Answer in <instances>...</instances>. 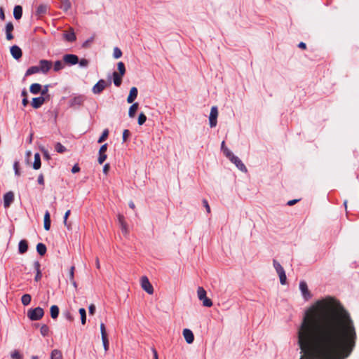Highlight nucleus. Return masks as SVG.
I'll return each instance as SVG.
<instances>
[{
	"instance_id": "obj_31",
	"label": "nucleus",
	"mask_w": 359,
	"mask_h": 359,
	"mask_svg": "<svg viewBox=\"0 0 359 359\" xmlns=\"http://www.w3.org/2000/svg\"><path fill=\"white\" fill-rule=\"evenodd\" d=\"M137 109H138V103H137V102L133 103L129 108V111H128L129 117H130V118L134 117Z\"/></svg>"
},
{
	"instance_id": "obj_33",
	"label": "nucleus",
	"mask_w": 359,
	"mask_h": 359,
	"mask_svg": "<svg viewBox=\"0 0 359 359\" xmlns=\"http://www.w3.org/2000/svg\"><path fill=\"white\" fill-rule=\"evenodd\" d=\"M31 300H32V297L29 294H25L22 296L21 302L24 306L29 305L31 302Z\"/></svg>"
},
{
	"instance_id": "obj_62",
	"label": "nucleus",
	"mask_w": 359,
	"mask_h": 359,
	"mask_svg": "<svg viewBox=\"0 0 359 359\" xmlns=\"http://www.w3.org/2000/svg\"><path fill=\"white\" fill-rule=\"evenodd\" d=\"M74 266H72L69 271V279L70 280H73L74 279Z\"/></svg>"
},
{
	"instance_id": "obj_14",
	"label": "nucleus",
	"mask_w": 359,
	"mask_h": 359,
	"mask_svg": "<svg viewBox=\"0 0 359 359\" xmlns=\"http://www.w3.org/2000/svg\"><path fill=\"white\" fill-rule=\"evenodd\" d=\"M45 100H46V97L43 96H39L37 97H34L32 99V106L34 109H39L43 104V103L45 102Z\"/></svg>"
},
{
	"instance_id": "obj_10",
	"label": "nucleus",
	"mask_w": 359,
	"mask_h": 359,
	"mask_svg": "<svg viewBox=\"0 0 359 359\" xmlns=\"http://www.w3.org/2000/svg\"><path fill=\"white\" fill-rule=\"evenodd\" d=\"M230 161L233 163L241 171L246 172L248 171L245 165L242 161L234 154L229 158Z\"/></svg>"
},
{
	"instance_id": "obj_58",
	"label": "nucleus",
	"mask_w": 359,
	"mask_h": 359,
	"mask_svg": "<svg viewBox=\"0 0 359 359\" xmlns=\"http://www.w3.org/2000/svg\"><path fill=\"white\" fill-rule=\"evenodd\" d=\"M94 40V37L91 36L83 43V47H87L89 43H92Z\"/></svg>"
},
{
	"instance_id": "obj_7",
	"label": "nucleus",
	"mask_w": 359,
	"mask_h": 359,
	"mask_svg": "<svg viewBox=\"0 0 359 359\" xmlns=\"http://www.w3.org/2000/svg\"><path fill=\"white\" fill-rule=\"evenodd\" d=\"M217 116H218L217 107L215 106L212 107L210 113V116H209V123H210V126L211 128H214L217 126Z\"/></svg>"
},
{
	"instance_id": "obj_34",
	"label": "nucleus",
	"mask_w": 359,
	"mask_h": 359,
	"mask_svg": "<svg viewBox=\"0 0 359 359\" xmlns=\"http://www.w3.org/2000/svg\"><path fill=\"white\" fill-rule=\"evenodd\" d=\"M62 353L59 350L54 349L53 351H52L51 354H50V359H62Z\"/></svg>"
},
{
	"instance_id": "obj_23",
	"label": "nucleus",
	"mask_w": 359,
	"mask_h": 359,
	"mask_svg": "<svg viewBox=\"0 0 359 359\" xmlns=\"http://www.w3.org/2000/svg\"><path fill=\"white\" fill-rule=\"evenodd\" d=\"M44 229L46 231L50 229V216L48 210L46 211L44 215Z\"/></svg>"
},
{
	"instance_id": "obj_52",
	"label": "nucleus",
	"mask_w": 359,
	"mask_h": 359,
	"mask_svg": "<svg viewBox=\"0 0 359 359\" xmlns=\"http://www.w3.org/2000/svg\"><path fill=\"white\" fill-rule=\"evenodd\" d=\"M120 227H121V231L123 234L128 233V226H127L126 223L120 224Z\"/></svg>"
},
{
	"instance_id": "obj_29",
	"label": "nucleus",
	"mask_w": 359,
	"mask_h": 359,
	"mask_svg": "<svg viewBox=\"0 0 359 359\" xmlns=\"http://www.w3.org/2000/svg\"><path fill=\"white\" fill-rule=\"evenodd\" d=\"M40 73L39 69L38 66H32L27 69L25 72V76H30L34 74Z\"/></svg>"
},
{
	"instance_id": "obj_5",
	"label": "nucleus",
	"mask_w": 359,
	"mask_h": 359,
	"mask_svg": "<svg viewBox=\"0 0 359 359\" xmlns=\"http://www.w3.org/2000/svg\"><path fill=\"white\" fill-rule=\"evenodd\" d=\"M53 66V62L50 60H40L39 62V69L40 73L43 74H48Z\"/></svg>"
},
{
	"instance_id": "obj_37",
	"label": "nucleus",
	"mask_w": 359,
	"mask_h": 359,
	"mask_svg": "<svg viewBox=\"0 0 359 359\" xmlns=\"http://www.w3.org/2000/svg\"><path fill=\"white\" fill-rule=\"evenodd\" d=\"M55 149L58 153H63L66 151V148L61 143L57 142L55 145Z\"/></svg>"
},
{
	"instance_id": "obj_45",
	"label": "nucleus",
	"mask_w": 359,
	"mask_h": 359,
	"mask_svg": "<svg viewBox=\"0 0 359 359\" xmlns=\"http://www.w3.org/2000/svg\"><path fill=\"white\" fill-rule=\"evenodd\" d=\"M63 316H65V318L67 320H69V321H70V322H72V321H73V320H74V317H73V316L72 315V313H70V311H65V312L63 313Z\"/></svg>"
},
{
	"instance_id": "obj_61",
	"label": "nucleus",
	"mask_w": 359,
	"mask_h": 359,
	"mask_svg": "<svg viewBox=\"0 0 359 359\" xmlns=\"http://www.w3.org/2000/svg\"><path fill=\"white\" fill-rule=\"evenodd\" d=\"M79 170H80V168L79 167V165L77 164L74 165L73 166V168H72V173H76V172H79Z\"/></svg>"
},
{
	"instance_id": "obj_28",
	"label": "nucleus",
	"mask_w": 359,
	"mask_h": 359,
	"mask_svg": "<svg viewBox=\"0 0 359 359\" xmlns=\"http://www.w3.org/2000/svg\"><path fill=\"white\" fill-rule=\"evenodd\" d=\"M50 316L53 319H56L59 315V308L57 305H53L50 309Z\"/></svg>"
},
{
	"instance_id": "obj_44",
	"label": "nucleus",
	"mask_w": 359,
	"mask_h": 359,
	"mask_svg": "<svg viewBox=\"0 0 359 359\" xmlns=\"http://www.w3.org/2000/svg\"><path fill=\"white\" fill-rule=\"evenodd\" d=\"M79 65L81 67H87L89 64V61L87 59L83 58L81 60H79Z\"/></svg>"
},
{
	"instance_id": "obj_57",
	"label": "nucleus",
	"mask_w": 359,
	"mask_h": 359,
	"mask_svg": "<svg viewBox=\"0 0 359 359\" xmlns=\"http://www.w3.org/2000/svg\"><path fill=\"white\" fill-rule=\"evenodd\" d=\"M37 182L39 184L43 185L44 184V177L43 174H40L38 177Z\"/></svg>"
},
{
	"instance_id": "obj_16",
	"label": "nucleus",
	"mask_w": 359,
	"mask_h": 359,
	"mask_svg": "<svg viewBox=\"0 0 359 359\" xmlns=\"http://www.w3.org/2000/svg\"><path fill=\"white\" fill-rule=\"evenodd\" d=\"M183 336L188 344L193 343L194 340V336L191 330L189 329H184L183 330Z\"/></svg>"
},
{
	"instance_id": "obj_12",
	"label": "nucleus",
	"mask_w": 359,
	"mask_h": 359,
	"mask_svg": "<svg viewBox=\"0 0 359 359\" xmlns=\"http://www.w3.org/2000/svg\"><path fill=\"white\" fill-rule=\"evenodd\" d=\"M107 86V82L104 79H100L93 88L94 94H100Z\"/></svg>"
},
{
	"instance_id": "obj_40",
	"label": "nucleus",
	"mask_w": 359,
	"mask_h": 359,
	"mask_svg": "<svg viewBox=\"0 0 359 359\" xmlns=\"http://www.w3.org/2000/svg\"><path fill=\"white\" fill-rule=\"evenodd\" d=\"M40 332H41V335L43 337L48 336V333H49L48 326L45 324L41 325V327L40 328Z\"/></svg>"
},
{
	"instance_id": "obj_9",
	"label": "nucleus",
	"mask_w": 359,
	"mask_h": 359,
	"mask_svg": "<svg viewBox=\"0 0 359 359\" xmlns=\"http://www.w3.org/2000/svg\"><path fill=\"white\" fill-rule=\"evenodd\" d=\"M141 286L142 289L146 291L148 294H151L154 292V288L150 283L147 276H143L141 278Z\"/></svg>"
},
{
	"instance_id": "obj_19",
	"label": "nucleus",
	"mask_w": 359,
	"mask_h": 359,
	"mask_svg": "<svg viewBox=\"0 0 359 359\" xmlns=\"http://www.w3.org/2000/svg\"><path fill=\"white\" fill-rule=\"evenodd\" d=\"M28 250V243L26 240H21L18 244V251L20 254L25 253Z\"/></svg>"
},
{
	"instance_id": "obj_42",
	"label": "nucleus",
	"mask_w": 359,
	"mask_h": 359,
	"mask_svg": "<svg viewBox=\"0 0 359 359\" xmlns=\"http://www.w3.org/2000/svg\"><path fill=\"white\" fill-rule=\"evenodd\" d=\"M146 121H147L146 115L143 113H140L138 116V124L142 126L145 123Z\"/></svg>"
},
{
	"instance_id": "obj_36",
	"label": "nucleus",
	"mask_w": 359,
	"mask_h": 359,
	"mask_svg": "<svg viewBox=\"0 0 359 359\" xmlns=\"http://www.w3.org/2000/svg\"><path fill=\"white\" fill-rule=\"evenodd\" d=\"M60 1H61V8L64 11H67L69 9H70V8L72 6V4L69 1V0H60Z\"/></svg>"
},
{
	"instance_id": "obj_63",
	"label": "nucleus",
	"mask_w": 359,
	"mask_h": 359,
	"mask_svg": "<svg viewBox=\"0 0 359 359\" xmlns=\"http://www.w3.org/2000/svg\"><path fill=\"white\" fill-rule=\"evenodd\" d=\"M299 200L298 199H294V200H291V201H289L287 203V205H289V206H292L293 205H294L297 202H298Z\"/></svg>"
},
{
	"instance_id": "obj_22",
	"label": "nucleus",
	"mask_w": 359,
	"mask_h": 359,
	"mask_svg": "<svg viewBox=\"0 0 359 359\" xmlns=\"http://www.w3.org/2000/svg\"><path fill=\"white\" fill-rule=\"evenodd\" d=\"M22 15V8L21 6H15L13 9V16L15 20H20Z\"/></svg>"
},
{
	"instance_id": "obj_11",
	"label": "nucleus",
	"mask_w": 359,
	"mask_h": 359,
	"mask_svg": "<svg viewBox=\"0 0 359 359\" xmlns=\"http://www.w3.org/2000/svg\"><path fill=\"white\" fill-rule=\"evenodd\" d=\"M299 290H300V291L302 292V294L303 297L306 300H308L309 299L311 298V295L310 292L309 291L307 284H306V283L305 281H304V280L300 281V283H299Z\"/></svg>"
},
{
	"instance_id": "obj_46",
	"label": "nucleus",
	"mask_w": 359,
	"mask_h": 359,
	"mask_svg": "<svg viewBox=\"0 0 359 359\" xmlns=\"http://www.w3.org/2000/svg\"><path fill=\"white\" fill-rule=\"evenodd\" d=\"M131 133L129 130L126 129L123 132V142H125L127 141L128 138L130 136Z\"/></svg>"
},
{
	"instance_id": "obj_43",
	"label": "nucleus",
	"mask_w": 359,
	"mask_h": 359,
	"mask_svg": "<svg viewBox=\"0 0 359 359\" xmlns=\"http://www.w3.org/2000/svg\"><path fill=\"white\" fill-rule=\"evenodd\" d=\"M70 212H71L70 210H68L65 212V215H64V224H65V226H67V229H69V228H70V226H70V225L67 223V219H68V217H69V215H70Z\"/></svg>"
},
{
	"instance_id": "obj_13",
	"label": "nucleus",
	"mask_w": 359,
	"mask_h": 359,
	"mask_svg": "<svg viewBox=\"0 0 359 359\" xmlns=\"http://www.w3.org/2000/svg\"><path fill=\"white\" fill-rule=\"evenodd\" d=\"M14 201V194L12 191H8L4 195V206L8 208Z\"/></svg>"
},
{
	"instance_id": "obj_48",
	"label": "nucleus",
	"mask_w": 359,
	"mask_h": 359,
	"mask_svg": "<svg viewBox=\"0 0 359 359\" xmlns=\"http://www.w3.org/2000/svg\"><path fill=\"white\" fill-rule=\"evenodd\" d=\"M13 169L15 171V175L17 176H20V172L19 170V163L18 161H15L13 163Z\"/></svg>"
},
{
	"instance_id": "obj_64",
	"label": "nucleus",
	"mask_w": 359,
	"mask_h": 359,
	"mask_svg": "<svg viewBox=\"0 0 359 359\" xmlns=\"http://www.w3.org/2000/svg\"><path fill=\"white\" fill-rule=\"evenodd\" d=\"M109 170V165L108 163H107L103 167V172L104 174H107Z\"/></svg>"
},
{
	"instance_id": "obj_51",
	"label": "nucleus",
	"mask_w": 359,
	"mask_h": 359,
	"mask_svg": "<svg viewBox=\"0 0 359 359\" xmlns=\"http://www.w3.org/2000/svg\"><path fill=\"white\" fill-rule=\"evenodd\" d=\"M103 346L105 351H107L109 348V341L107 339V337L104 338H102Z\"/></svg>"
},
{
	"instance_id": "obj_53",
	"label": "nucleus",
	"mask_w": 359,
	"mask_h": 359,
	"mask_svg": "<svg viewBox=\"0 0 359 359\" xmlns=\"http://www.w3.org/2000/svg\"><path fill=\"white\" fill-rule=\"evenodd\" d=\"M11 357L13 359H20L21 358V355L20 354V353L18 351H14L11 353Z\"/></svg>"
},
{
	"instance_id": "obj_32",
	"label": "nucleus",
	"mask_w": 359,
	"mask_h": 359,
	"mask_svg": "<svg viewBox=\"0 0 359 359\" xmlns=\"http://www.w3.org/2000/svg\"><path fill=\"white\" fill-rule=\"evenodd\" d=\"M64 67H65L64 62H62L60 60H57L54 62L53 71L55 72H57L60 71L61 69H64Z\"/></svg>"
},
{
	"instance_id": "obj_25",
	"label": "nucleus",
	"mask_w": 359,
	"mask_h": 359,
	"mask_svg": "<svg viewBox=\"0 0 359 359\" xmlns=\"http://www.w3.org/2000/svg\"><path fill=\"white\" fill-rule=\"evenodd\" d=\"M41 156L39 153H36L34 154V161L33 163V168L34 170H38L41 168Z\"/></svg>"
},
{
	"instance_id": "obj_17",
	"label": "nucleus",
	"mask_w": 359,
	"mask_h": 359,
	"mask_svg": "<svg viewBox=\"0 0 359 359\" xmlns=\"http://www.w3.org/2000/svg\"><path fill=\"white\" fill-rule=\"evenodd\" d=\"M34 268L36 272V276L34 277V280L38 282L41 279V277H42V273H41V269H40L41 264H40L39 262H38V261L34 262Z\"/></svg>"
},
{
	"instance_id": "obj_50",
	"label": "nucleus",
	"mask_w": 359,
	"mask_h": 359,
	"mask_svg": "<svg viewBox=\"0 0 359 359\" xmlns=\"http://www.w3.org/2000/svg\"><path fill=\"white\" fill-rule=\"evenodd\" d=\"M13 25L12 22H8L6 25V32H12L13 30Z\"/></svg>"
},
{
	"instance_id": "obj_60",
	"label": "nucleus",
	"mask_w": 359,
	"mask_h": 359,
	"mask_svg": "<svg viewBox=\"0 0 359 359\" xmlns=\"http://www.w3.org/2000/svg\"><path fill=\"white\" fill-rule=\"evenodd\" d=\"M107 144H104L101 146L99 150V154H104V152L107 151Z\"/></svg>"
},
{
	"instance_id": "obj_41",
	"label": "nucleus",
	"mask_w": 359,
	"mask_h": 359,
	"mask_svg": "<svg viewBox=\"0 0 359 359\" xmlns=\"http://www.w3.org/2000/svg\"><path fill=\"white\" fill-rule=\"evenodd\" d=\"M121 55H122V52H121V49L118 47H115L114 48V52H113L114 57L116 59H118L121 57Z\"/></svg>"
},
{
	"instance_id": "obj_20",
	"label": "nucleus",
	"mask_w": 359,
	"mask_h": 359,
	"mask_svg": "<svg viewBox=\"0 0 359 359\" xmlns=\"http://www.w3.org/2000/svg\"><path fill=\"white\" fill-rule=\"evenodd\" d=\"M63 37L66 41H67L69 42H73V41H76V39L75 33L74 32L73 30H72L70 32H65L63 34Z\"/></svg>"
},
{
	"instance_id": "obj_15",
	"label": "nucleus",
	"mask_w": 359,
	"mask_h": 359,
	"mask_svg": "<svg viewBox=\"0 0 359 359\" xmlns=\"http://www.w3.org/2000/svg\"><path fill=\"white\" fill-rule=\"evenodd\" d=\"M11 53L15 60H19L22 55L20 48L15 45L11 48Z\"/></svg>"
},
{
	"instance_id": "obj_2",
	"label": "nucleus",
	"mask_w": 359,
	"mask_h": 359,
	"mask_svg": "<svg viewBox=\"0 0 359 359\" xmlns=\"http://www.w3.org/2000/svg\"><path fill=\"white\" fill-rule=\"evenodd\" d=\"M44 315L43 309L39 306L30 309L27 311L28 318L33 321L40 320Z\"/></svg>"
},
{
	"instance_id": "obj_47",
	"label": "nucleus",
	"mask_w": 359,
	"mask_h": 359,
	"mask_svg": "<svg viewBox=\"0 0 359 359\" xmlns=\"http://www.w3.org/2000/svg\"><path fill=\"white\" fill-rule=\"evenodd\" d=\"M100 332H101L102 338H104V337H107L105 325L103 323H102L100 324Z\"/></svg>"
},
{
	"instance_id": "obj_18",
	"label": "nucleus",
	"mask_w": 359,
	"mask_h": 359,
	"mask_svg": "<svg viewBox=\"0 0 359 359\" xmlns=\"http://www.w3.org/2000/svg\"><path fill=\"white\" fill-rule=\"evenodd\" d=\"M137 93H138V91H137V88L136 87L131 88V89L130 90L129 95L128 96V98H127V102L128 103H133L134 102V100L136 99V97L137 96Z\"/></svg>"
},
{
	"instance_id": "obj_8",
	"label": "nucleus",
	"mask_w": 359,
	"mask_h": 359,
	"mask_svg": "<svg viewBox=\"0 0 359 359\" xmlns=\"http://www.w3.org/2000/svg\"><path fill=\"white\" fill-rule=\"evenodd\" d=\"M62 60L67 65H75L79 62V57L74 54H65L63 55Z\"/></svg>"
},
{
	"instance_id": "obj_1",
	"label": "nucleus",
	"mask_w": 359,
	"mask_h": 359,
	"mask_svg": "<svg viewBox=\"0 0 359 359\" xmlns=\"http://www.w3.org/2000/svg\"><path fill=\"white\" fill-rule=\"evenodd\" d=\"M353 321L332 297L318 300L306 311L298 330L299 359H346L355 345Z\"/></svg>"
},
{
	"instance_id": "obj_56",
	"label": "nucleus",
	"mask_w": 359,
	"mask_h": 359,
	"mask_svg": "<svg viewBox=\"0 0 359 359\" xmlns=\"http://www.w3.org/2000/svg\"><path fill=\"white\" fill-rule=\"evenodd\" d=\"M95 306L94 304H90L88 307L89 313L90 315H93L95 312Z\"/></svg>"
},
{
	"instance_id": "obj_3",
	"label": "nucleus",
	"mask_w": 359,
	"mask_h": 359,
	"mask_svg": "<svg viewBox=\"0 0 359 359\" xmlns=\"http://www.w3.org/2000/svg\"><path fill=\"white\" fill-rule=\"evenodd\" d=\"M197 296L199 300L203 302V306L210 307L212 306V302L206 296V291L203 287H198L197 289Z\"/></svg>"
},
{
	"instance_id": "obj_35",
	"label": "nucleus",
	"mask_w": 359,
	"mask_h": 359,
	"mask_svg": "<svg viewBox=\"0 0 359 359\" xmlns=\"http://www.w3.org/2000/svg\"><path fill=\"white\" fill-rule=\"evenodd\" d=\"M79 314L81 316V321L82 325H85L86 323V311L84 308H81L79 310Z\"/></svg>"
},
{
	"instance_id": "obj_27",
	"label": "nucleus",
	"mask_w": 359,
	"mask_h": 359,
	"mask_svg": "<svg viewBox=\"0 0 359 359\" xmlns=\"http://www.w3.org/2000/svg\"><path fill=\"white\" fill-rule=\"evenodd\" d=\"M47 6L44 4L39 5L36 11V14L39 16H41L46 13L47 12Z\"/></svg>"
},
{
	"instance_id": "obj_21",
	"label": "nucleus",
	"mask_w": 359,
	"mask_h": 359,
	"mask_svg": "<svg viewBox=\"0 0 359 359\" xmlns=\"http://www.w3.org/2000/svg\"><path fill=\"white\" fill-rule=\"evenodd\" d=\"M123 75L118 74V72H114L113 73V82L116 87H119L122 83Z\"/></svg>"
},
{
	"instance_id": "obj_30",
	"label": "nucleus",
	"mask_w": 359,
	"mask_h": 359,
	"mask_svg": "<svg viewBox=\"0 0 359 359\" xmlns=\"http://www.w3.org/2000/svg\"><path fill=\"white\" fill-rule=\"evenodd\" d=\"M47 250L46 246L41 243H39L36 245V251L41 255L43 256L46 254Z\"/></svg>"
},
{
	"instance_id": "obj_24",
	"label": "nucleus",
	"mask_w": 359,
	"mask_h": 359,
	"mask_svg": "<svg viewBox=\"0 0 359 359\" xmlns=\"http://www.w3.org/2000/svg\"><path fill=\"white\" fill-rule=\"evenodd\" d=\"M30 93L36 95L41 90V85L37 83H33L29 88Z\"/></svg>"
},
{
	"instance_id": "obj_38",
	"label": "nucleus",
	"mask_w": 359,
	"mask_h": 359,
	"mask_svg": "<svg viewBox=\"0 0 359 359\" xmlns=\"http://www.w3.org/2000/svg\"><path fill=\"white\" fill-rule=\"evenodd\" d=\"M117 67H118V70L119 72L118 74L123 76L126 73V67H125L124 63L123 62H118Z\"/></svg>"
},
{
	"instance_id": "obj_4",
	"label": "nucleus",
	"mask_w": 359,
	"mask_h": 359,
	"mask_svg": "<svg viewBox=\"0 0 359 359\" xmlns=\"http://www.w3.org/2000/svg\"><path fill=\"white\" fill-rule=\"evenodd\" d=\"M273 267L275 268L277 273L278 274L280 284L285 285L286 283L287 277H286L285 272L283 267L276 259H273Z\"/></svg>"
},
{
	"instance_id": "obj_54",
	"label": "nucleus",
	"mask_w": 359,
	"mask_h": 359,
	"mask_svg": "<svg viewBox=\"0 0 359 359\" xmlns=\"http://www.w3.org/2000/svg\"><path fill=\"white\" fill-rule=\"evenodd\" d=\"M203 206L205 208L207 212L210 213V207L208 202L206 199L203 200Z\"/></svg>"
},
{
	"instance_id": "obj_39",
	"label": "nucleus",
	"mask_w": 359,
	"mask_h": 359,
	"mask_svg": "<svg viewBox=\"0 0 359 359\" xmlns=\"http://www.w3.org/2000/svg\"><path fill=\"white\" fill-rule=\"evenodd\" d=\"M109 130L108 129H104L102 132V135L100 137V138L98 139V141L97 142L98 143H102V142H104L108 137L109 135Z\"/></svg>"
},
{
	"instance_id": "obj_55",
	"label": "nucleus",
	"mask_w": 359,
	"mask_h": 359,
	"mask_svg": "<svg viewBox=\"0 0 359 359\" xmlns=\"http://www.w3.org/2000/svg\"><path fill=\"white\" fill-rule=\"evenodd\" d=\"M48 87H49L48 85H46V86H43V88H41V90L40 91V93L41 94V96L45 95L47 94V93L48 91Z\"/></svg>"
},
{
	"instance_id": "obj_59",
	"label": "nucleus",
	"mask_w": 359,
	"mask_h": 359,
	"mask_svg": "<svg viewBox=\"0 0 359 359\" xmlns=\"http://www.w3.org/2000/svg\"><path fill=\"white\" fill-rule=\"evenodd\" d=\"M118 221L119 225L126 223L125 221V218H124L123 215H118Z\"/></svg>"
},
{
	"instance_id": "obj_6",
	"label": "nucleus",
	"mask_w": 359,
	"mask_h": 359,
	"mask_svg": "<svg viewBox=\"0 0 359 359\" xmlns=\"http://www.w3.org/2000/svg\"><path fill=\"white\" fill-rule=\"evenodd\" d=\"M86 100V97L83 95L74 96L69 101V106L70 107H76L83 104Z\"/></svg>"
},
{
	"instance_id": "obj_49",
	"label": "nucleus",
	"mask_w": 359,
	"mask_h": 359,
	"mask_svg": "<svg viewBox=\"0 0 359 359\" xmlns=\"http://www.w3.org/2000/svg\"><path fill=\"white\" fill-rule=\"evenodd\" d=\"M107 155L105 154H99V157H98V159H97V161L100 164H102L104 161L106 160L107 158Z\"/></svg>"
},
{
	"instance_id": "obj_26",
	"label": "nucleus",
	"mask_w": 359,
	"mask_h": 359,
	"mask_svg": "<svg viewBox=\"0 0 359 359\" xmlns=\"http://www.w3.org/2000/svg\"><path fill=\"white\" fill-rule=\"evenodd\" d=\"M221 149L226 157H227L229 159L233 155V154L225 146L224 141H223L221 144Z\"/></svg>"
}]
</instances>
